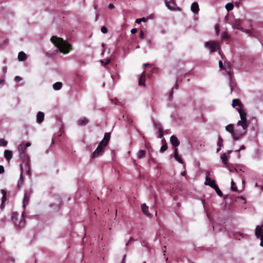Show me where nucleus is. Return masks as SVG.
I'll return each instance as SVG.
<instances>
[{
	"label": "nucleus",
	"mask_w": 263,
	"mask_h": 263,
	"mask_svg": "<svg viewBox=\"0 0 263 263\" xmlns=\"http://www.w3.org/2000/svg\"><path fill=\"white\" fill-rule=\"evenodd\" d=\"M50 40L57 48L55 50L56 52L60 51L62 53L66 54L69 52L71 49V45L65 41L63 39L53 36L51 37Z\"/></svg>",
	"instance_id": "obj_1"
},
{
	"label": "nucleus",
	"mask_w": 263,
	"mask_h": 263,
	"mask_svg": "<svg viewBox=\"0 0 263 263\" xmlns=\"http://www.w3.org/2000/svg\"><path fill=\"white\" fill-rule=\"evenodd\" d=\"M238 112H239L241 120L238 121L237 126H241L243 130H246L248 127L246 111L242 108V109L238 110Z\"/></svg>",
	"instance_id": "obj_2"
},
{
	"label": "nucleus",
	"mask_w": 263,
	"mask_h": 263,
	"mask_svg": "<svg viewBox=\"0 0 263 263\" xmlns=\"http://www.w3.org/2000/svg\"><path fill=\"white\" fill-rule=\"evenodd\" d=\"M204 47L209 49L212 52H216L219 49V45L218 42L214 41H210L204 43Z\"/></svg>",
	"instance_id": "obj_3"
},
{
	"label": "nucleus",
	"mask_w": 263,
	"mask_h": 263,
	"mask_svg": "<svg viewBox=\"0 0 263 263\" xmlns=\"http://www.w3.org/2000/svg\"><path fill=\"white\" fill-rule=\"evenodd\" d=\"M263 224L261 226H257L255 229V234L257 238H260V245L263 247Z\"/></svg>",
	"instance_id": "obj_4"
},
{
	"label": "nucleus",
	"mask_w": 263,
	"mask_h": 263,
	"mask_svg": "<svg viewBox=\"0 0 263 263\" xmlns=\"http://www.w3.org/2000/svg\"><path fill=\"white\" fill-rule=\"evenodd\" d=\"M165 5L167 9L170 10L175 11L180 10L179 8L177 7L174 0H167Z\"/></svg>",
	"instance_id": "obj_5"
},
{
	"label": "nucleus",
	"mask_w": 263,
	"mask_h": 263,
	"mask_svg": "<svg viewBox=\"0 0 263 263\" xmlns=\"http://www.w3.org/2000/svg\"><path fill=\"white\" fill-rule=\"evenodd\" d=\"M245 133L246 132L235 130L231 136L234 140H238L245 135Z\"/></svg>",
	"instance_id": "obj_6"
},
{
	"label": "nucleus",
	"mask_w": 263,
	"mask_h": 263,
	"mask_svg": "<svg viewBox=\"0 0 263 263\" xmlns=\"http://www.w3.org/2000/svg\"><path fill=\"white\" fill-rule=\"evenodd\" d=\"M232 106L234 108H235L238 111L240 109H242V104L240 100L237 99H233L232 101Z\"/></svg>",
	"instance_id": "obj_7"
},
{
	"label": "nucleus",
	"mask_w": 263,
	"mask_h": 263,
	"mask_svg": "<svg viewBox=\"0 0 263 263\" xmlns=\"http://www.w3.org/2000/svg\"><path fill=\"white\" fill-rule=\"evenodd\" d=\"M17 149L20 153V158L25 159L26 147L23 144H20L18 146Z\"/></svg>",
	"instance_id": "obj_8"
},
{
	"label": "nucleus",
	"mask_w": 263,
	"mask_h": 263,
	"mask_svg": "<svg viewBox=\"0 0 263 263\" xmlns=\"http://www.w3.org/2000/svg\"><path fill=\"white\" fill-rule=\"evenodd\" d=\"M104 148L101 147L100 145H98L96 150L93 152L92 154V158H96L100 155L103 152Z\"/></svg>",
	"instance_id": "obj_9"
},
{
	"label": "nucleus",
	"mask_w": 263,
	"mask_h": 263,
	"mask_svg": "<svg viewBox=\"0 0 263 263\" xmlns=\"http://www.w3.org/2000/svg\"><path fill=\"white\" fill-rule=\"evenodd\" d=\"M26 224L25 220L24 219V212H23L22 214V217L21 219L18 222V224H15L16 226L20 228V229H23L25 227Z\"/></svg>",
	"instance_id": "obj_10"
},
{
	"label": "nucleus",
	"mask_w": 263,
	"mask_h": 263,
	"mask_svg": "<svg viewBox=\"0 0 263 263\" xmlns=\"http://www.w3.org/2000/svg\"><path fill=\"white\" fill-rule=\"evenodd\" d=\"M44 114L42 111H39L36 115V122L39 124L42 123L44 119Z\"/></svg>",
	"instance_id": "obj_11"
},
{
	"label": "nucleus",
	"mask_w": 263,
	"mask_h": 263,
	"mask_svg": "<svg viewBox=\"0 0 263 263\" xmlns=\"http://www.w3.org/2000/svg\"><path fill=\"white\" fill-rule=\"evenodd\" d=\"M88 120L85 117L79 119L77 121V124L79 126H83L86 125L88 123Z\"/></svg>",
	"instance_id": "obj_12"
},
{
	"label": "nucleus",
	"mask_w": 263,
	"mask_h": 263,
	"mask_svg": "<svg viewBox=\"0 0 263 263\" xmlns=\"http://www.w3.org/2000/svg\"><path fill=\"white\" fill-rule=\"evenodd\" d=\"M191 11L195 14H197L199 11V6L197 3L194 2L191 6Z\"/></svg>",
	"instance_id": "obj_13"
},
{
	"label": "nucleus",
	"mask_w": 263,
	"mask_h": 263,
	"mask_svg": "<svg viewBox=\"0 0 263 263\" xmlns=\"http://www.w3.org/2000/svg\"><path fill=\"white\" fill-rule=\"evenodd\" d=\"M170 142L175 147L178 146L180 144V142L179 141L178 138L174 135L171 137Z\"/></svg>",
	"instance_id": "obj_14"
},
{
	"label": "nucleus",
	"mask_w": 263,
	"mask_h": 263,
	"mask_svg": "<svg viewBox=\"0 0 263 263\" xmlns=\"http://www.w3.org/2000/svg\"><path fill=\"white\" fill-rule=\"evenodd\" d=\"M142 213L147 216H149L151 214L148 212V206L145 203H143L141 205Z\"/></svg>",
	"instance_id": "obj_15"
},
{
	"label": "nucleus",
	"mask_w": 263,
	"mask_h": 263,
	"mask_svg": "<svg viewBox=\"0 0 263 263\" xmlns=\"http://www.w3.org/2000/svg\"><path fill=\"white\" fill-rule=\"evenodd\" d=\"M1 192L3 194V197L2 200V203L1 204L0 208L2 210H3L4 208V202L6 201L7 198H6V191H5L4 190L1 189Z\"/></svg>",
	"instance_id": "obj_16"
},
{
	"label": "nucleus",
	"mask_w": 263,
	"mask_h": 263,
	"mask_svg": "<svg viewBox=\"0 0 263 263\" xmlns=\"http://www.w3.org/2000/svg\"><path fill=\"white\" fill-rule=\"evenodd\" d=\"M30 193H26L24 194V199H23V201L24 208H25V206L27 205V204L28 203L29 199H30Z\"/></svg>",
	"instance_id": "obj_17"
},
{
	"label": "nucleus",
	"mask_w": 263,
	"mask_h": 263,
	"mask_svg": "<svg viewBox=\"0 0 263 263\" xmlns=\"http://www.w3.org/2000/svg\"><path fill=\"white\" fill-rule=\"evenodd\" d=\"M27 59L26 54L23 52L21 51L18 54V60L19 61H24Z\"/></svg>",
	"instance_id": "obj_18"
},
{
	"label": "nucleus",
	"mask_w": 263,
	"mask_h": 263,
	"mask_svg": "<svg viewBox=\"0 0 263 263\" xmlns=\"http://www.w3.org/2000/svg\"><path fill=\"white\" fill-rule=\"evenodd\" d=\"M242 21L240 19H236L232 27L234 29H238L240 30V25L241 24Z\"/></svg>",
	"instance_id": "obj_19"
},
{
	"label": "nucleus",
	"mask_w": 263,
	"mask_h": 263,
	"mask_svg": "<svg viewBox=\"0 0 263 263\" xmlns=\"http://www.w3.org/2000/svg\"><path fill=\"white\" fill-rule=\"evenodd\" d=\"M12 152L9 150H5L4 152V157L5 158L9 161V160L12 158Z\"/></svg>",
	"instance_id": "obj_20"
},
{
	"label": "nucleus",
	"mask_w": 263,
	"mask_h": 263,
	"mask_svg": "<svg viewBox=\"0 0 263 263\" xmlns=\"http://www.w3.org/2000/svg\"><path fill=\"white\" fill-rule=\"evenodd\" d=\"M178 148H175L174 149V157L175 159L180 163H183V161L181 158V157L178 154Z\"/></svg>",
	"instance_id": "obj_21"
},
{
	"label": "nucleus",
	"mask_w": 263,
	"mask_h": 263,
	"mask_svg": "<svg viewBox=\"0 0 263 263\" xmlns=\"http://www.w3.org/2000/svg\"><path fill=\"white\" fill-rule=\"evenodd\" d=\"M223 69L224 70V71H226L228 76V79H231V77L232 76L231 73V70L229 66L228 65H225Z\"/></svg>",
	"instance_id": "obj_22"
},
{
	"label": "nucleus",
	"mask_w": 263,
	"mask_h": 263,
	"mask_svg": "<svg viewBox=\"0 0 263 263\" xmlns=\"http://www.w3.org/2000/svg\"><path fill=\"white\" fill-rule=\"evenodd\" d=\"M226 130L228 132L230 133L231 135H232V133H234V125L232 124H230L226 126Z\"/></svg>",
	"instance_id": "obj_23"
},
{
	"label": "nucleus",
	"mask_w": 263,
	"mask_h": 263,
	"mask_svg": "<svg viewBox=\"0 0 263 263\" xmlns=\"http://www.w3.org/2000/svg\"><path fill=\"white\" fill-rule=\"evenodd\" d=\"M62 83L61 82H58L53 85V88L55 90H59L62 88Z\"/></svg>",
	"instance_id": "obj_24"
},
{
	"label": "nucleus",
	"mask_w": 263,
	"mask_h": 263,
	"mask_svg": "<svg viewBox=\"0 0 263 263\" xmlns=\"http://www.w3.org/2000/svg\"><path fill=\"white\" fill-rule=\"evenodd\" d=\"M145 155V151L144 150H140L137 153V156L138 159H141L144 157Z\"/></svg>",
	"instance_id": "obj_25"
},
{
	"label": "nucleus",
	"mask_w": 263,
	"mask_h": 263,
	"mask_svg": "<svg viewBox=\"0 0 263 263\" xmlns=\"http://www.w3.org/2000/svg\"><path fill=\"white\" fill-rule=\"evenodd\" d=\"M18 217V214L17 212H13L12 214V221L16 224V222L17 220V218Z\"/></svg>",
	"instance_id": "obj_26"
},
{
	"label": "nucleus",
	"mask_w": 263,
	"mask_h": 263,
	"mask_svg": "<svg viewBox=\"0 0 263 263\" xmlns=\"http://www.w3.org/2000/svg\"><path fill=\"white\" fill-rule=\"evenodd\" d=\"M25 171L28 175H30V164L29 160H27L25 165Z\"/></svg>",
	"instance_id": "obj_27"
},
{
	"label": "nucleus",
	"mask_w": 263,
	"mask_h": 263,
	"mask_svg": "<svg viewBox=\"0 0 263 263\" xmlns=\"http://www.w3.org/2000/svg\"><path fill=\"white\" fill-rule=\"evenodd\" d=\"M204 184L206 185H209V186H210L211 187L213 188V186L214 185H216V184L215 183V181L214 180H205V182H204Z\"/></svg>",
	"instance_id": "obj_28"
},
{
	"label": "nucleus",
	"mask_w": 263,
	"mask_h": 263,
	"mask_svg": "<svg viewBox=\"0 0 263 263\" xmlns=\"http://www.w3.org/2000/svg\"><path fill=\"white\" fill-rule=\"evenodd\" d=\"M213 189L215 190L218 195H219L220 197L222 196V193L220 191V190L219 189V187L217 184L214 185Z\"/></svg>",
	"instance_id": "obj_29"
},
{
	"label": "nucleus",
	"mask_w": 263,
	"mask_h": 263,
	"mask_svg": "<svg viewBox=\"0 0 263 263\" xmlns=\"http://www.w3.org/2000/svg\"><path fill=\"white\" fill-rule=\"evenodd\" d=\"M220 158L222 161V163L224 164H227V155L226 153L222 154Z\"/></svg>",
	"instance_id": "obj_30"
},
{
	"label": "nucleus",
	"mask_w": 263,
	"mask_h": 263,
	"mask_svg": "<svg viewBox=\"0 0 263 263\" xmlns=\"http://www.w3.org/2000/svg\"><path fill=\"white\" fill-rule=\"evenodd\" d=\"M21 174L20 175V179H19V180L18 181V183H17V185L18 187H20V186L22 185L23 181V176H22L23 169L21 166Z\"/></svg>",
	"instance_id": "obj_31"
},
{
	"label": "nucleus",
	"mask_w": 263,
	"mask_h": 263,
	"mask_svg": "<svg viewBox=\"0 0 263 263\" xmlns=\"http://www.w3.org/2000/svg\"><path fill=\"white\" fill-rule=\"evenodd\" d=\"M229 80L230 87H231V91H232L234 90L236 85L235 82L232 80V77H231V79H229Z\"/></svg>",
	"instance_id": "obj_32"
},
{
	"label": "nucleus",
	"mask_w": 263,
	"mask_h": 263,
	"mask_svg": "<svg viewBox=\"0 0 263 263\" xmlns=\"http://www.w3.org/2000/svg\"><path fill=\"white\" fill-rule=\"evenodd\" d=\"M100 61V63L102 65H103L105 67L106 65H107V64H108L110 63V60L109 59H106L105 60H101Z\"/></svg>",
	"instance_id": "obj_33"
},
{
	"label": "nucleus",
	"mask_w": 263,
	"mask_h": 263,
	"mask_svg": "<svg viewBox=\"0 0 263 263\" xmlns=\"http://www.w3.org/2000/svg\"><path fill=\"white\" fill-rule=\"evenodd\" d=\"M108 142L107 141H105L104 139L102 140L99 145H100L101 147H103L104 148L107 144Z\"/></svg>",
	"instance_id": "obj_34"
},
{
	"label": "nucleus",
	"mask_w": 263,
	"mask_h": 263,
	"mask_svg": "<svg viewBox=\"0 0 263 263\" xmlns=\"http://www.w3.org/2000/svg\"><path fill=\"white\" fill-rule=\"evenodd\" d=\"M234 5L231 3H229L226 5V8L228 11H230L233 9Z\"/></svg>",
	"instance_id": "obj_35"
},
{
	"label": "nucleus",
	"mask_w": 263,
	"mask_h": 263,
	"mask_svg": "<svg viewBox=\"0 0 263 263\" xmlns=\"http://www.w3.org/2000/svg\"><path fill=\"white\" fill-rule=\"evenodd\" d=\"M8 142L4 139H0V146L5 147L7 146Z\"/></svg>",
	"instance_id": "obj_36"
},
{
	"label": "nucleus",
	"mask_w": 263,
	"mask_h": 263,
	"mask_svg": "<svg viewBox=\"0 0 263 263\" xmlns=\"http://www.w3.org/2000/svg\"><path fill=\"white\" fill-rule=\"evenodd\" d=\"M231 190H232L233 191H236L237 189V187L235 186V182H234V181L233 180H231Z\"/></svg>",
	"instance_id": "obj_37"
},
{
	"label": "nucleus",
	"mask_w": 263,
	"mask_h": 263,
	"mask_svg": "<svg viewBox=\"0 0 263 263\" xmlns=\"http://www.w3.org/2000/svg\"><path fill=\"white\" fill-rule=\"evenodd\" d=\"M167 148V144L165 143L160 148V151L161 153H163L165 151Z\"/></svg>",
	"instance_id": "obj_38"
},
{
	"label": "nucleus",
	"mask_w": 263,
	"mask_h": 263,
	"mask_svg": "<svg viewBox=\"0 0 263 263\" xmlns=\"http://www.w3.org/2000/svg\"><path fill=\"white\" fill-rule=\"evenodd\" d=\"M221 37L223 40H227L229 39V35L227 32H224L221 34Z\"/></svg>",
	"instance_id": "obj_39"
},
{
	"label": "nucleus",
	"mask_w": 263,
	"mask_h": 263,
	"mask_svg": "<svg viewBox=\"0 0 263 263\" xmlns=\"http://www.w3.org/2000/svg\"><path fill=\"white\" fill-rule=\"evenodd\" d=\"M110 137V134L109 133H106L104 135V139L105 141L108 142Z\"/></svg>",
	"instance_id": "obj_40"
},
{
	"label": "nucleus",
	"mask_w": 263,
	"mask_h": 263,
	"mask_svg": "<svg viewBox=\"0 0 263 263\" xmlns=\"http://www.w3.org/2000/svg\"><path fill=\"white\" fill-rule=\"evenodd\" d=\"M222 139L221 138V137H219L218 138V141L217 142V145L219 146V147H221L222 145Z\"/></svg>",
	"instance_id": "obj_41"
},
{
	"label": "nucleus",
	"mask_w": 263,
	"mask_h": 263,
	"mask_svg": "<svg viewBox=\"0 0 263 263\" xmlns=\"http://www.w3.org/2000/svg\"><path fill=\"white\" fill-rule=\"evenodd\" d=\"M155 126L158 129V130H162V128L161 127V125L159 123H156Z\"/></svg>",
	"instance_id": "obj_42"
},
{
	"label": "nucleus",
	"mask_w": 263,
	"mask_h": 263,
	"mask_svg": "<svg viewBox=\"0 0 263 263\" xmlns=\"http://www.w3.org/2000/svg\"><path fill=\"white\" fill-rule=\"evenodd\" d=\"M240 31H241L242 32H246L247 33H250L251 32V30L250 29H244L243 28H241Z\"/></svg>",
	"instance_id": "obj_43"
},
{
	"label": "nucleus",
	"mask_w": 263,
	"mask_h": 263,
	"mask_svg": "<svg viewBox=\"0 0 263 263\" xmlns=\"http://www.w3.org/2000/svg\"><path fill=\"white\" fill-rule=\"evenodd\" d=\"M101 31L103 33H106L107 32V29L105 26H103L101 28Z\"/></svg>",
	"instance_id": "obj_44"
},
{
	"label": "nucleus",
	"mask_w": 263,
	"mask_h": 263,
	"mask_svg": "<svg viewBox=\"0 0 263 263\" xmlns=\"http://www.w3.org/2000/svg\"><path fill=\"white\" fill-rule=\"evenodd\" d=\"M210 176V173L209 171L206 172V175H205V180L206 181L210 180V179L209 178V176Z\"/></svg>",
	"instance_id": "obj_45"
},
{
	"label": "nucleus",
	"mask_w": 263,
	"mask_h": 263,
	"mask_svg": "<svg viewBox=\"0 0 263 263\" xmlns=\"http://www.w3.org/2000/svg\"><path fill=\"white\" fill-rule=\"evenodd\" d=\"M5 85V80L3 78H0V87Z\"/></svg>",
	"instance_id": "obj_46"
},
{
	"label": "nucleus",
	"mask_w": 263,
	"mask_h": 263,
	"mask_svg": "<svg viewBox=\"0 0 263 263\" xmlns=\"http://www.w3.org/2000/svg\"><path fill=\"white\" fill-rule=\"evenodd\" d=\"M144 32L141 30L139 33V37L140 39H143L144 38Z\"/></svg>",
	"instance_id": "obj_47"
},
{
	"label": "nucleus",
	"mask_w": 263,
	"mask_h": 263,
	"mask_svg": "<svg viewBox=\"0 0 263 263\" xmlns=\"http://www.w3.org/2000/svg\"><path fill=\"white\" fill-rule=\"evenodd\" d=\"M21 80H22V78H21V77H20L19 76H16L14 78V81H16V82H20Z\"/></svg>",
	"instance_id": "obj_48"
},
{
	"label": "nucleus",
	"mask_w": 263,
	"mask_h": 263,
	"mask_svg": "<svg viewBox=\"0 0 263 263\" xmlns=\"http://www.w3.org/2000/svg\"><path fill=\"white\" fill-rule=\"evenodd\" d=\"M219 66L220 69H223L224 66L223 65L222 61H219Z\"/></svg>",
	"instance_id": "obj_49"
},
{
	"label": "nucleus",
	"mask_w": 263,
	"mask_h": 263,
	"mask_svg": "<svg viewBox=\"0 0 263 263\" xmlns=\"http://www.w3.org/2000/svg\"><path fill=\"white\" fill-rule=\"evenodd\" d=\"M115 104L118 105H122L120 101H119L117 99H115Z\"/></svg>",
	"instance_id": "obj_50"
},
{
	"label": "nucleus",
	"mask_w": 263,
	"mask_h": 263,
	"mask_svg": "<svg viewBox=\"0 0 263 263\" xmlns=\"http://www.w3.org/2000/svg\"><path fill=\"white\" fill-rule=\"evenodd\" d=\"M159 134L158 138H162L163 136V133H162V130H159Z\"/></svg>",
	"instance_id": "obj_51"
},
{
	"label": "nucleus",
	"mask_w": 263,
	"mask_h": 263,
	"mask_svg": "<svg viewBox=\"0 0 263 263\" xmlns=\"http://www.w3.org/2000/svg\"><path fill=\"white\" fill-rule=\"evenodd\" d=\"M139 85H145V83H144V82H143L142 81V78H141L139 79Z\"/></svg>",
	"instance_id": "obj_52"
},
{
	"label": "nucleus",
	"mask_w": 263,
	"mask_h": 263,
	"mask_svg": "<svg viewBox=\"0 0 263 263\" xmlns=\"http://www.w3.org/2000/svg\"><path fill=\"white\" fill-rule=\"evenodd\" d=\"M4 172V168L2 165H0V174Z\"/></svg>",
	"instance_id": "obj_53"
},
{
	"label": "nucleus",
	"mask_w": 263,
	"mask_h": 263,
	"mask_svg": "<svg viewBox=\"0 0 263 263\" xmlns=\"http://www.w3.org/2000/svg\"><path fill=\"white\" fill-rule=\"evenodd\" d=\"M215 30H216V33H217V34H218V33H219V25H217L215 26Z\"/></svg>",
	"instance_id": "obj_54"
},
{
	"label": "nucleus",
	"mask_w": 263,
	"mask_h": 263,
	"mask_svg": "<svg viewBox=\"0 0 263 263\" xmlns=\"http://www.w3.org/2000/svg\"><path fill=\"white\" fill-rule=\"evenodd\" d=\"M108 8L110 9H112L115 8V6L114 5L112 4H109V5H108Z\"/></svg>",
	"instance_id": "obj_55"
},
{
	"label": "nucleus",
	"mask_w": 263,
	"mask_h": 263,
	"mask_svg": "<svg viewBox=\"0 0 263 263\" xmlns=\"http://www.w3.org/2000/svg\"><path fill=\"white\" fill-rule=\"evenodd\" d=\"M137 29L136 28H133L131 30L130 32L132 34L135 33L137 32Z\"/></svg>",
	"instance_id": "obj_56"
},
{
	"label": "nucleus",
	"mask_w": 263,
	"mask_h": 263,
	"mask_svg": "<svg viewBox=\"0 0 263 263\" xmlns=\"http://www.w3.org/2000/svg\"><path fill=\"white\" fill-rule=\"evenodd\" d=\"M127 120L129 123L133 122V120L129 117H127Z\"/></svg>",
	"instance_id": "obj_57"
},
{
	"label": "nucleus",
	"mask_w": 263,
	"mask_h": 263,
	"mask_svg": "<svg viewBox=\"0 0 263 263\" xmlns=\"http://www.w3.org/2000/svg\"><path fill=\"white\" fill-rule=\"evenodd\" d=\"M141 242L142 246L147 247L146 243L144 241H141Z\"/></svg>",
	"instance_id": "obj_58"
},
{
	"label": "nucleus",
	"mask_w": 263,
	"mask_h": 263,
	"mask_svg": "<svg viewBox=\"0 0 263 263\" xmlns=\"http://www.w3.org/2000/svg\"><path fill=\"white\" fill-rule=\"evenodd\" d=\"M125 257H126V255H124L123 257V259L122 260L121 263H125Z\"/></svg>",
	"instance_id": "obj_59"
},
{
	"label": "nucleus",
	"mask_w": 263,
	"mask_h": 263,
	"mask_svg": "<svg viewBox=\"0 0 263 263\" xmlns=\"http://www.w3.org/2000/svg\"><path fill=\"white\" fill-rule=\"evenodd\" d=\"M146 20H147V19L145 18V17H142V18H140V21L141 22H145L146 21Z\"/></svg>",
	"instance_id": "obj_60"
},
{
	"label": "nucleus",
	"mask_w": 263,
	"mask_h": 263,
	"mask_svg": "<svg viewBox=\"0 0 263 263\" xmlns=\"http://www.w3.org/2000/svg\"><path fill=\"white\" fill-rule=\"evenodd\" d=\"M246 148V147L244 145H242L241 146L240 148H239V150H243Z\"/></svg>",
	"instance_id": "obj_61"
},
{
	"label": "nucleus",
	"mask_w": 263,
	"mask_h": 263,
	"mask_svg": "<svg viewBox=\"0 0 263 263\" xmlns=\"http://www.w3.org/2000/svg\"><path fill=\"white\" fill-rule=\"evenodd\" d=\"M141 22V21H140V18H138L136 20V23L137 24H140Z\"/></svg>",
	"instance_id": "obj_62"
},
{
	"label": "nucleus",
	"mask_w": 263,
	"mask_h": 263,
	"mask_svg": "<svg viewBox=\"0 0 263 263\" xmlns=\"http://www.w3.org/2000/svg\"><path fill=\"white\" fill-rule=\"evenodd\" d=\"M186 174V172L185 171H184V172H182L181 173V175L183 176H185Z\"/></svg>",
	"instance_id": "obj_63"
},
{
	"label": "nucleus",
	"mask_w": 263,
	"mask_h": 263,
	"mask_svg": "<svg viewBox=\"0 0 263 263\" xmlns=\"http://www.w3.org/2000/svg\"><path fill=\"white\" fill-rule=\"evenodd\" d=\"M30 143L29 142H27L26 143V147H29L30 146Z\"/></svg>",
	"instance_id": "obj_64"
}]
</instances>
